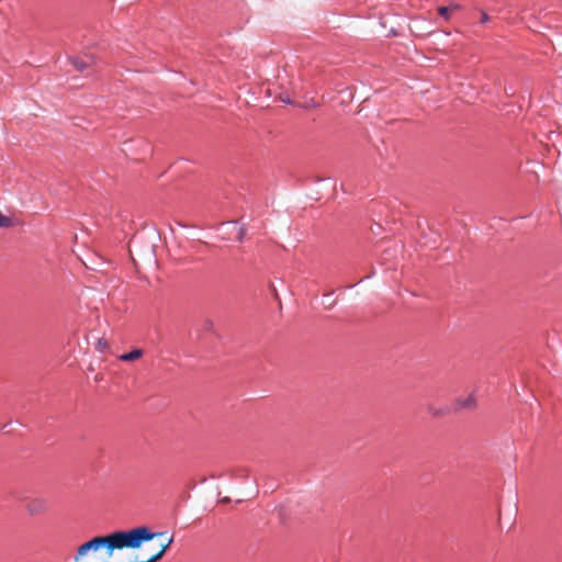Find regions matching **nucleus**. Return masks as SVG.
I'll return each mask as SVG.
<instances>
[{"label": "nucleus", "mask_w": 562, "mask_h": 562, "mask_svg": "<svg viewBox=\"0 0 562 562\" xmlns=\"http://www.w3.org/2000/svg\"><path fill=\"white\" fill-rule=\"evenodd\" d=\"M13 225L12 220L9 216H5L0 213V228L1 227H10Z\"/></svg>", "instance_id": "423d86ee"}, {"label": "nucleus", "mask_w": 562, "mask_h": 562, "mask_svg": "<svg viewBox=\"0 0 562 562\" xmlns=\"http://www.w3.org/2000/svg\"><path fill=\"white\" fill-rule=\"evenodd\" d=\"M70 61L78 71H83L95 63L92 56H87L83 58L74 57L70 59Z\"/></svg>", "instance_id": "7ed1b4c3"}, {"label": "nucleus", "mask_w": 562, "mask_h": 562, "mask_svg": "<svg viewBox=\"0 0 562 562\" xmlns=\"http://www.w3.org/2000/svg\"><path fill=\"white\" fill-rule=\"evenodd\" d=\"M449 8H450V11H454V10H459L461 7L457 3H454V4H451Z\"/></svg>", "instance_id": "9d476101"}, {"label": "nucleus", "mask_w": 562, "mask_h": 562, "mask_svg": "<svg viewBox=\"0 0 562 562\" xmlns=\"http://www.w3.org/2000/svg\"><path fill=\"white\" fill-rule=\"evenodd\" d=\"M95 348L99 351L104 352L109 349V342L105 339L100 338L95 344Z\"/></svg>", "instance_id": "39448f33"}, {"label": "nucleus", "mask_w": 562, "mask_h": 562, "mask_svg": "<svg viewBox=\"0 0 562 562\" xmlns=\"http://www.w3.org/2000/svg\"><path fill=\"white\" fill-rule=\"evenodd\" d=\"M488 21H490L488 14L485 13V12H482V14H481V23H486Z\"/></svg>", "instance_id": "1a4fd4ad"}, {"label": "nucleus", "mask_w": 562, "mask_h": 562, "mask_svg": "<svg viewBox=\"0 0 562 562\" xmlns=\"http://www.w3.org/2000/svg\"><path fill=\"white\" fill-rule=\"evenodd\" d=\"M438 13L443 16L446 20H449L450 18V8L448 7H439Z\"/></svg>", "instance_id": "0eeeda50"}, {"label": "nucleus", "mask_w": 562, "mask_h": 562, "mask_svg": "<svg viewBox=\"0 0 562 562\" xmlns=\"http://www.w3.org/2000/svg\"><path fill=\"white\" fill-rule=\"evenodd\" d=\"M26 509L31 516H37V515H42L47 512L48 504H47L46 499H44L42 497H36V498H32L27 502Z\"/></svg>", "instance_id": "f03ea898"}, {"label": "nucleus", "mask_w": 562, "mask_h": 562, "mask_svg": "<svg viewBox=\"0 0 562 562\" xmlns=\"http://www.w3.org/2000/svg\"><path fill=\"white\" fill-rule=\"evenodd\" d=\"M143 350L142 349H134L132 350L131 352H127V353H123L119 357V359L121 361H126V362H130V361H135L137 359H139L142 356H143Z\"/></svg>", "instance_id": "20e7f679"}, {"label": "nucleus", "mask_w": 562, "mask_h": 562, "mask_svg": "<svg viewBox=\"0 0 562 562\" xmlns=\"http://www.w3.org/2000/svg\"><path fill=\"white\" fill-rule=\"evenodd\" d=\"M245 235V229L241 227L239 228V235H238V239L240 240Z\"/></svg>", "instance_id": "9b49d317"}, {"label": "nucleus", "mask_w": 562, "mask_h": 562, "mask_svg": "<svg viewBox=\"0 0 562 562\" xmlns=\"http://www.w3.org/2000/svg\"><path fill=\"white\" fill-rule=\"evenodd\" d=\"M462 407H473L474 406V398L472 396L467 397L462 403H460Z\"/></svg>", "instance_id": "6e6552de"}, {"label": "nucleus", "mask_w": 562, "mask_h": 562, "mask_svg": "<svg viewBox=\"0 0 562 562\" xmlns=\"http://www.w3.org/2000/svg\"><path fill=\"white\" fill-rule=\"evenodd\" d=\"M165 536L166 532H153L146 526L125 531H115L108 536H98L81 544L77 549L74 560L79 562L89 551H98L101 548H105L108 557H112L114 550L138 549L143 542Z\"/></svg>", "instance_id": "f257e3e1"}]
</instances>
